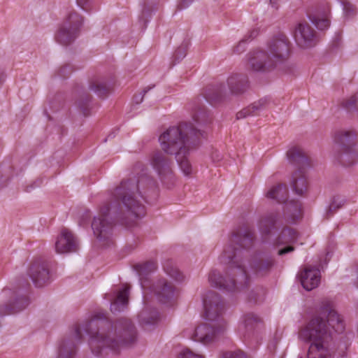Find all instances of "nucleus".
Returning a JSON list of instances; mask_svg holds the SVG:
<instances>
[{
    "label": "nucleus",
    "instance_id": "nucleus-1",
    "mask_svg": "<svg viewBox=\"0 0 358 358\" xmlns=\"http://www.w3.org/2000/svg\"><path fill=\"white\" fill-rule=\"evenodd\" d=\"M156 188V180L145 172L137 177L123 180L113 193L117 203L114 206L110 203H103L99 215L94 217L92 229L96 238L99 241L109 240L114 220L127 227L134 225L138 219L145 215L143 203Z\"/></svg>",
    "mask_w": 358,
    "mask_h": 358
},
{
    "label": "nucleus",
    "instance_id": "nucleus-2",
    "mask_svg": "<svg viewBox=\"0 0 358 358\" xmlns=\"http://www.w3.org/2000/svg\"><path fill=\"white\" fill-rule=\"evenodd\" d=\"M203 136L201 129L187 122L171 127L160 135L159 141L162 150H157L150 155V164L166 188H171L176 182L173 158L169 155H175L181 171L185 176H189L192 168L188 156L199 145Z\"/></svg>",
    "mask_w": 358,
    "mask_h": 358
},
{
    "label": "nucleus",
    "instance_id": "nucleus-3",
    "mask_svg": "<svg viewBox=\"0 0 358 358\" xmlns=\"http://www.w3.org/2000/svg\"><path fill=\"white\" fill-rule=\"evenodd\" d=\"M254 234L249 229L235 231L232 233L227 245L220 256L221 263L228 264L229 273L232 277L227 279L217 270H212L208 280L213 287L229 292L245 288L249 284V276L242 258L248 255V249L253 243Z\"/></svg>",
    "mask_w": 358,
    "mask_h": 358
},
{
    "label": "nucleus",
    "instance_id": "nucleus-4",
    "mask_svg": "<svg viewBox=\"0 0 358 358\" xmlns=\"http://www.w3.org/2000/svg\"><path fill=\"white\" fill-rule=\"evenodd\" d=\"M83 330L90 336L89 345L96 356L107 354L108 350L117 352L137 340L134 325L126 318L111 322L105 317L97 315L83 325Z\"/></svg>",
    "mask_w": 358,
    "mask_h": 358
},
{
    "label": "nucleus",
    "instance_id": "nucleus-5",
    "mask_svg": "<svg viewBox=\"0 0 358 358\" xmlns=\"http://www.w3.org/2000/svg\"><path fill=\"white\" fill-rule=\"evenodd\" d=\"M328 326L338 333L344 330L343 322L331 303L324 301L320 315L312 318L299 334L301 340L310 343L308 358H334L329 348L331 334Z\"/></svg>",
    "mask_w": 358,
    "mask_h": 358
},
{
    "label": "nucleus",
    "instance_id": "nucleus-6",
    "mask_svg": "<svg viewBox=\"0 0 358 358\" xmlns=\"http://www.w3.org/2000/svg\"><path fill=\"white\" fill-rule=\"evenodd\" d=\"M292 43L288 37L280 33L269 38L264 50L254 52L249 63L255 71L267 72L286 63L291 54Z\"/></svg>",
    "mask_w": 358,
    "mask_h": 358
},
{
    "label": "nucleus",
    "instance_id": "nucleus-7",
    "mask_svg": "<svg viewBox=\"0 0 358 358\" xmlns=\"http://www.w3.org/2000/svg\"><path fill=\"white\" fill-rule=\"evenodd\" d=\"M259 229L261 233L266 236H271L275 234L280 229V233L275 239L276 245H288L280 249L278 255L283 256L294 250V247L291 244L297 240V232L292 228L284 226L283 218L280 213L270 212L265 214L259 221Z\"/></svg>",
    "mask_w": 358,
    "mask_h": 358
},
{
    "label": "nucleus",
    "instance_id": "nucleus-8",
    "mask_svg": "<svg viewBox=\"0 0 358 358\" xmlns=\"http://www.w3.org/2000/svg\"><path fill=\"white\" fill-rule=\"evenodd\" d=\"M228 90L224 83L208 86L205 90L204 97L211 104L219 103L231 95H241L246 92L250 87L247 75L243 73H233L227 80Z\"/></svg>",
    "mask_w": 358,
    "mask_h": 358
},
{
    "label": "nucleus",
    "instance_id": "nucleus-9",
    "mask_svg": "<svg viewBox=\"0 0 358 358\" xmlns=\"http://www.w3.org/2000/svg\"><path fill=\"white\" fill-rule=\"evenodd\" d=\"M357 136V131L353 129H340L334 134V141L337 148L336 158L345 166L356 162Z\"/></svg>",
    "mask_w": 358,
    "mask_h": 358
},
{
    "label": "nucleus",
    "instance_id": "nucleus-10",
    "mask_svg": "<svg viewBox=\"0 0 358 358\" xmlns=\"http://www.w3.org/2000/svg\"><path fill=\"white\" fill-rule=\"evenodd\" d=\"M84 21L83 17L73 10L64 18L55 34V41L62 45H69L78 36Z\"/></svg>",
    "mask_w": 358,
    "mask_h": 358
},
{
    "label": "nucleus",
    "instance_id": "nucleus-11",
    "mask_svg": "<svg viewBox=\"0 0 358 358\" xmlns=\"http://www.w3.org/2000/svg\"><path fill=\"white\" fill-rule=\"evenodd\" d=\"M243 229H249L252 231L254 234L252 245H254L255 240V231L248 227L240 229L238 231ZM252 246L253 245L248 249L247 256L242 258V264H244L246 271V264H249L250 268L255 275L262 277L265 276L271 272L273 266L275 265V260L273 257L266 252H257L252 257L250 250Z\"/></svg>",
    "mask_w": 358,
    "mask_h": 358
},
{
    "label": "nucleus",
    "instance_id": "nucleus-12",
    "mask_svg": "<svg viewBox=\"0 0 358 358\" xmlns=\"http://www.w3.org/2000/svg\"><path fill=\"white\" fill-rule=\"evenodd\" d=\"M294 37L299 46L303 48L313 47L317 43L314 29L307 22H299L294 29Z\"/></svg>",
    "mask_w": 358,
    "mask_h": 358
},
{
    "label": "nucleus",
    "instance_id": "nucleus-13",
    "mask_svg": "<svg viewBox=\"0 0 358 358\" xmlns=\"http://www.w3.org/2000/svg\"><path fill=\"white\" fill-rule=\"evenodd\" d=\"M206 319L215 320L224 311V304L220 295L213 291L208 292L203 299Z\"/></svg>",
    "mask_w": 358,
    "mask_h": 358
},
{
    "label": "nucleus",
    "instance_id": "nucleus-14",
    "mask_svg": "<svg viewBox=\"0 0 358 358\" xmlns=\"http://www.w3.org/2000/svg\"><path fill=\"white\" fill-rule=\"evenodd\" d=\"M28 275L36 287H41L50 281V272L47 264L41 259L34 260L28 269Z\"/></svg>",
    "mask_w": 358,
    "mask_h": 358
},
{
    "label": "nucleus",
    "instance_id": "nucleus-15",
    "mask_svg": "<svg viewBox=\"0 0 358 358\" xmlns=\"http://www.w3.org/2000/svg\"><path fill=\"white\" fill-rule=\"evenodd\" d=\"M224 327L215 328L207 323L201 324L195 328L191 338L194 341L207 344L213 341L219 334L224 331Z\"/></svg>",
    "mask_w": 358,
    "mask_h": 358
},
{
    "label": "nucleus",
    "instance_id": "nucleus-16",
    "mask_svg": "<svg viewBox=\"0 0 358 358\" xmlns=\"http://www.w3.org/2000/svg\"><path fill=\"white\" fill-rule=\"evenodd\" d=\"M78 248V241L72 232L68 229H62L55 243L56 252L59 254L74 252Z\"/></svg>",
    "mask_w": 358,
    "mask_h": 358
},
{
    "label": "nucleus",
    "instance_id": "nucleus-17",
    "mask_svg": "<svg viewBox=\"0 0 358 358\" xmlns=\"http://www.w3.org/2000/svg\"><path fill=\"white\" fill-rule=\"evenodd\" d=\"M300 282L307 291L316 288L320 282V271L318 268L310 266H306L299 274Z\"/></svg>",
    "mask_w": 358,
    "mask_h": 358
},
{
    "label": "nucleus",
    "instance_id": "nucleus-18",
    "mask_svg": "<svg viewBox=\"0 0 358 358\" xmlns=\"http://www.w3.org/2000/svg\"><path fill=\"white\" fill-rule=\"evenodd\" d=\"M152 290L157 299L163 303L171 300L175 294L174 285L164 278L158 280L153 285Z\"/></svg>",
    "mask_w": 358,
    "mask_h": 358
},
{
    "label": "nucleus",
    "instance_id": "nucleus-19",
    "mask_svg": "<svg viewBox=\"0 0 358 358\" xmlns=\"http://www.w3.org/2000/svg\"><path fill=\"white\" fill-rule=\"evenodd\" d=\"M289 162L296 167L297 170H304L310 166L307 153L300 147L294 146L287 152Z\"/></svg>",
    "mask_w": 358,
    "mask_h": 358
},
{
    "label": "nucleus",
    "instance_id": "nucleus-20",
    "mask_svg": "<svg viewBox=\"0 0 358 358\" xmlns=\"http://www.w3.org/2000/svg\"><path fill=\"white\" fill-rule=\"evenodd\" d=\"M270 104V100L267 98H262L255 101L246 108L237 113L236 118L238 120L245 118L250 116L258 115L259 113L267 108Z\"/></svg>",
    "mask_w": 358,
    "mask_h": 358
},
{
    "label": "nucleus",
    "instance_id": "nucleus-21",
    "mask_svg": "<svg viewBox=\"0 0 358 358\" xmlns=\"http://www.w3.org/2000/svg\"><path fill=\"white\" fill-rule=\"evenodd\" d=\"M28 305L29 299L27 296H17L8 303L0 306V316L18 313Z\"/></svg>",
    "mask_w": 358,
    "mask_h": 358
},
{
    "label": "nucleus",
    "instance_id": "nucleus-22",
    "mask_svg": "<svg viewBox=\"0 0 358 358\" xmlns=\"http://www.w3.org/2000/svg\"><path fill=\"white\" fill-rule=\"evenodd\" d=\"M291 187L299 196H304L307 193L309 183L303 170H297L293 173Z\"/></svg>",
    "mask_w": 358,
    "mask_h": 358
},
{
    "label": "nucleus",
    "instance_id": "nucleus-23",
    "mask_svg": "<svg viewBox=\"0 0 358 358\" xmlns=\"http://www.w3.org/2000/svg\"><path fill=\"white\" fill-rule=\"evenodd\" d=\"M159 0H145L138 21L142 29H145L149 19L155 10L157 9Z\"/></svg>",
    "mask_w": 358,
    "mask_h": 358
},
{
    "label": "nucleus",
    "instance_id": "nucleus-24",
    "mask_svg": "<svg viewBox=\"0 0 358 358\" xmlns=\"http://www.w3.org/2000/svg\"><path fill=\"white\" fill-rule=\"evenodd\" d=\"M129 287L124 286L117 292L115 301L110 304V310L113 313L120 312L127 307L129 301Z\"/></svg>",
    "mask_w": 358,
    "mask_h": 358
},
{
    "label": "nucleus",
    "instance_id": "nucleus-25",
    "mask_svg": "<svg viewBox=\"0 0 358 358\" xmlns=\"http://www.w3.org/2000/svg\"><path fill=\"white\" fill-rule=\"evenodd\" d=\"M329 15V8L327 7L322 11H317L315 13L312 14L309 18L318 29L324 30L330 25Z\"/></svg>",
    "mask_w": 358,
    "mask_h": 358
},
{
    "label": "nucleus",
    "instance_id": "nucleus-26",
    "mask_svg": "<svg viewBox=\"0 0 358 358\" xmlns=\"http://www.w3.org/2000/svg\"><path fill=\"white\" fill-rule=\"evenodd\" d=\"M285 218L289 222H294L301 216V203L299 201L292 200L284 207Z\"/></svg>",
    "mask_w": 358,
    "mask_h": 358
},
{
    "label": "nucleus",
    "instance_id": "nucleus-27",
    "mask_svg": "<svg viewBox=\"0 0 358 358\" xmlns=\"http://www.w3.org/2000/svg\"><path fill=\"white\" fill-rule=\"evenodd\" d=\"M266 197L276 200L278 203H285L288 196V189L285 184H278L271 187L266 193Z\"/></svg>",
    "mask_w": 358,
    "mask_h": 358
},
{
    "label": "nucleus",
    "instance_id": "nucleus-28",
    "mask_svg": "<svg viewBox=\"0 0 358 358\" xmlns=\"http://www.w3.org/2000/svg\"><path fill=\"white\" fill-rule=\"evenodd\" d=\"M192 109V118L199 126L210 122L208 112L204 106L194 104Z\"/></svg>",
    "mask_w": 358,
    "mask_h": 358
},
{
    "label": "nucleus",
    "instance_id": "nucleus-29",
    "mask_svg": "<svg viewBox=\"0 0 358 358\" xmlns=\"http://www.w3.org/2000/svg\"><path fill=\"white\" fill-rule=\"evenodd\" d=\"M76 345L69 340L63 341L59 347L57 358H74Z\"/></svg>",
    "mask_w": 358,
    "mask_h": 358
},
{
    "label": "nucleus",
    "instance_id": "nucleus-30",
    "mask_svg": "<svg viewBox=\"0 0 358 358\" xmlns=\"http://www.w3.org/2000/svg\"><path fill=\"white\" fill-rule=\"evenodd\" d=\"M111 86L104 80H94L90 84V89L99 97L106 96L110 92Z\"/></svg>",
    "mask_w": 358,
    "mask_h": 358
},
{
    "label": "nucleus",
    "instance_id": "nucleus-31",
    "mask_svg": "<svg viewBox=\"0 0 358 358\" xmlns=\"http://www.w3.org/2000/svg\"><path fill=\"white\" fill-rule=\"evenodd\" d=\"M138 319L142 326L152 325L157 322L159 315L156 310L149 313L148 310H143L139 313Z\"/></svg>",
    "mask_w": 358,
    "mask_h": 358
},
{
    "label": "nucleus",
    "instance_id": "nucleus-32",
    "mask_svg": "<svg viewBox=\"0 0 358 358\" xmlns=\"http://www.w3.org/2000/svg\"><path fill=\"white\" fill-rule=\"evenodd\" d=\"M91 99V96L87 92H83L79 94V97L76 101L77 106L85 116H87L90 114L89 106Z\"/></svg>",
    "mask_w": 358,
    "mask_h": 358
},
{
    "label": "nucleus",
    "instance_id": "nucleus-33",
    "mask_svg": "<svg viewBox=\"0 0 358 358\" xmlns=\"http://www.w3.org/2000/svg\"><path fill=\"white\" fill-rule=\"evenodd\" d=\"M135 270L140 276V280L144 276L152 273L157 268V264L155 262H147L143 264H136L134 266Z\"/></svg>",
    "mask_w": 358,
    "mask_h": 358
},
{
    "label": "nucleus",
    "instance_id": "nucleus-34",
    "mask_svg": "<svg viewBox=\"0 0 358 358\" xmlns=\"http://www.w3.org/2000/svg\"><path fill=\"white\" fill-rule=\"evenodd\" d=\"M345 203V199L343 197L341 196H334L326 211L325 217L328 219L331 217Z\"/></svg>",
    "mask_w": 358,
    "mask_h": 358
},
{
    "label": "nucleus",
    "instance_id": "nucleus-35",
    "mask_svg": "<svg viewBox=\"0 0 358 358\" xmlns=\"http://www.w3.org/2000/svg\"><path fill=\"white\" fill-rule=\"evenodd\" d=\"M164 269L167 275L176 281L182 282L185 279L183 274L170 261H167L164 265Z\"/></svg>",
    "mask_w": 358,
    "mask_h": 358
},
{
    "label": "nucleus",
    "instance_id": "nucleus-36",
    "mask_svg": "<svg viewBox=\"0 0 358 358\" xmlns=\"http://www.w3.org/2000/svg\"><path fill=\"white\" fill-rule=\"evenodd\" d=\"M260 321L261 320L257 315L253 313H248L245 316L244 326L246 329L252 330L254 324L260 322Z\"/></svg>",
    "mask_w": 358,
    "mask_h": 358
},
{
    "label": "nucleus",
    "instance_id": "nucleus-37",
    "mask_svg": "<svg viewBox=\"0 0 358 358\" xmlns=\"http://www.w3.org/2000/svg\"><path fill=\"white\" fill-rule=\"evenodd\" d=\"M358 101V93L352 96L348 99L343 101L342 105L346 110L351 111L356 108V105Z\"/></svg>",
    "mask_w": 358,
    "mask_h": 358
},
{
    "label": "nucleus",
    "instance_id": "nucleus-38",
    "mask_svg": "<svg viewBox=\"0 0 358 358\" xmlns=\"http://www.w3.org/2000/svg\"><path fill=\"white\" fill-rule=\"evenodd\" d=\"M177 358H204L201 355L194 353L189 348L183 349L178 355Z\"/></svg>",
    "mask_w": 358,
    "mask_h": 358
},
{
    "label": "nucleus",
    "instance_id": "nucleus-39",
    "mask_svg": "<svg viewBox=\"0 0 358 358\" xmlns=\"http://www.w3.org/2000/svg\"><path fill=\"white\" fill-rule=\"evenodd\" d=\"M222 358H247V356L243 351L238 350L224 352L222 353Z\"/></svg>",
    "mask_w": 358,
    "mask_h": 358
},
{
    "label": "nucleus",
    "instance_id": "nucleus-40",
    "mask_svg": "<svg viewBox=\"0 0 358 358\" xmlns=\"http://www.w3.org/2000/svg\"><path fill=\"white\" fill-rule=\"evenodd\" d=\"M73 71L72 67L69 64L62 66L58 72L60 77L65 78L68 77Z\"/></svg>",
    "mask_w": 358,
    "mask_h": 358
},
{
    "label": "nucleus",
    "instance_id": "nucleus-41",
    "mask_svg": "<svg viewBox=\"0 0 358 358\" xmlns=\"http://www.w3.org/2000/svg\"><path fill=\"white\" fill-rule=\"evenodd\" d=\"M185 55H186V47L180 46L176 50V51L173 54V59H174V60L178 62L180 59H182V58H184Z\"/></svg>",
    "mask_w": 358,
    "mask_h": 358
},
{
    "label": "nucleus",
    "instance_id": "nucleus-42",
    "mask_svg": "<svg viewBox=\"0 0 358 358\" xmlns=\"http://www.w3.org/2000/svg\"><path fill=\"white\" fill-rule=\"evenodd\" d=\"M248 39L243 38L239 41V43L234 48V52L236 54H241L245 50V45Z\"/></svg>",
    "mask_w": 358,
    "mask_h": 358
},
{
    "label": "nucleus",
    "instance_id": "nucleus-43",
    "mask_svg": "<svg viewBox=\"0 0 358 358\" xmlns=\"http://www.w3.org/2000/svg\"><path fill=\"white\" fill-rule=\"evenodd\" d=\"M92 0H76L77 5L83 10L88 11L91 6Z\"/></svg>",
    "mask_w": 358,
    "mask_h": 358
},
{
    "label": "nucleus",
    "instance_id": "nucleus-44",
    "mask_svg": "<svg viewBox=\"0 0 358 358\" xmlns=\"http://www.w3.org/2000/svg\"><path fill=\"white\" fill-rule=\"evenodd\" d=\"M343 8L344 14L346 16H350L353 13L354 8L353 6L349 2H343Z\"/></svg>",
    "mask_w": 358,
    "mask_h": 358
},
{
    "label": "nucleus",
    "instance_id": "nucleus-45",
    "mask_svg": "<svg viewBox=\"0 0 358 358\" xmlns=\"http://www.w3.org/2000/svg\"><path fill=\"white\" fill-rule=\"evenodd\" d=\"M193 0H180L177 5L178 10H182L187 7H188L192 3Z\"/></svg>",
    "mask_w": 358,
    "mask_h": 358
},
{
    "label": "nucleus",
    "instance_id": "nucleus-46",
    "mask_svg": "<svg viewBox=\"0 0 358 358\" xmlns=\"http://www.w3.org/2000/svg\"><path fill=\"white\" fill-rule=\"evenodd\" d=\"M258 34H259V31L257 29H252L250 31L248 35L245 36L244 38L248 39V41L252 40V39L256 38L258 36Z\"/></svg>",
    "mask_w": 358,
    "mask_h": 358
},
{
    "label": "nucleus",
    "instance_id": "nucleus-47",
    "mask_svg": "<svg viewBox=\"0 0 358 358\" xmlns=\"http://www.w3.org/2000/svg\"><path fill=\"white\" fill-rule=\"evenodd\" d=\"M150 88H148V90H143V94L136 95L134 96V99L136 103H140L142 102L144 95L146 94V92L150 90Z\"/></svg>",
    "mask_w": 358,
    "mask_h": 358
},
{
    "label": "nucleus",
    "instance_id": "nucleus-48",
    "mask_svg": "<svg viewBox=\"0 0 358 358\" xmlns=\"http://www.w3.org/2000/svg\"><path fill=\"white\" fill-rule=\"evenodd\" d=\"M74 336H75V339L78 342H80L81 341L83 336H82L81 329L79 327H76Z\"/></svg>",
    "mask_w": 358,
    "mask_h": 358
},
{
    "label": "nucleus",
    "instance_id": "nucleus-49",
    "mask_svg": "<svg viewBox=\"0 0 358 358\" xmlns=\"http://www.w3.org/2000/svg\"><path fill=\"white\" fill-rule=\"evenodd\" d=\"M258 294L257 293H255L254 292H252L250 296V301H254V302H257L258 301H260L261 299H258L257 298V296Z\"/></svg>",
    "mask_w": 358,
    "mask_h": 358
},
{
    "label": "nucleus",
    "instance_id": "nucleus-50",
    "mask_svg": "<svg viewBox=\"0 0 358 358\" xmlns=\"http://www.w3.org/2000/svg\"><path fill=\"white\" fill-rule=\"evenodd\" d=\"M278 0H270V3L272 5V6H276V4H277V2H278Z\"/></svg>",
    "mask_w": 358,
    "mask_h": 358
},
{
    "label": "nucleus",
    "instance_id": "nucleus-51",
    "mask_svg": "<svg viewBox=\"0 0 358 358\" xmlns=\"http://www.w3.org/2000/svg\"><path fill=\"white\" fill-rule=\"evenodd\" d=\"M36 182H35L33 185H29V186H27V187H26V189H25V190H26L27 192H29V191L31 190V189H32V188L34 187V185Z\"/></svg>",
    "mask_w": 358,
    "mask_h": 358
},
{
    "label": "nucleus",
    "instance_id": "nucleus-52",
    "mask_svg": "<svg viewBox=\"0 0 358 358\" xmlns=\"http://www.w3.org/2000/svg\"><path fill=\"white\" fill-rule=\"evenodd\" d=\"M9 291H10V290H9V289H3V292H4V293H6V292H9Z\"/></svg>",
    "mask_w": 358,
    "mask_h": 358
},
{
    "label": "nucleus",
    "instance_id": "nucleus-53",
    "mask_svg": "<svg viewBox=\"0 0 358 358\" xmlns=\"http://www.w3.org/2000/svg\"><path fill=\"white\" fill-rule=\"evenodd\" d=\"M41 182V181L40 180L39 183L37 185V186H40Z\"/></svg>",
    "mask_w": 358,
    "mask_h": 358
},
{
    "label": "nucleus",
    "instance_id": "nucleus-54",
    "mask_svg": "<svg viewBox=\"0 0 358 358\" xmlns=\"http://www.w3.org/2000/svg\"><path fill=\"white\" fill-rule=\"evenodd\" d=\"M300 358H302V357H300Z\"/></svg>",
    "mask_w": 358,
    "mask_h": 358
}]
</instances>
